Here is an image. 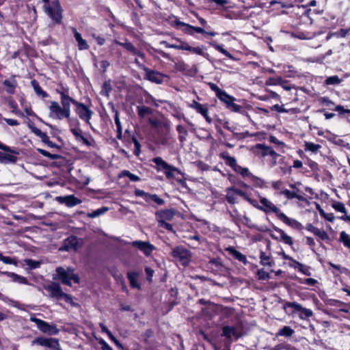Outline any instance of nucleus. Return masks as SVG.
Masks as SVG:
<instances>
[{"label": "nucleus", "instance_id": "nucleus-59", "mask_svg": "<svg viewBox=\"0 0 350 350\" xmlns=\"http://www.w3.org/2000/svg\"><path fill=\"white\" fill-rule=\"evenodd\" d=\"M315 236L318 237L321 240L329 239V236L325 231L317 229V231L314 234Z\"/></svg>", "mask_w": 350, "mask_h": 350}, {"label": "nucleus", "instance_id": "nucleus-27", "mask_svg": "<svg viewBox=\"0 0 350 350\" xmlns=\"http://www.w3.org/2000/svg\"><path fill=\"white\" fill-rule=\"evenodd\" d=\"M2 273L8 276L9 278H10L12 279V280L15 282H18L19 284H27V280L26 279V278L19 275L15 273L5 271V272H3Z\"/></svg>", "mask_w": 350, "mask_h": 350}, {"label": "nucleus", "instance_id": "nucleus-26", "mask_svg": "<svg viewBox=\"0 0 350 350\" xmlns=\"http://www.w3.org/2000/svg\"><path fill=\"white\" fill-rule=\"evenodd\" d=\"M190 107L196 110L197 112L202 114L207 120H208V117L207 116V107L205 105H203L196 100H193L192 103L190 105Z\"/></svg>", "mask_w": 350, "mask_h": 350}, {"label": "nucleus", "instance_id": "nucleus-64", "mask_svg": "<svg viewBox=\"0 0 350 350\" xmlns=\"http://www.w3.org/2000/svg\"><path fill=\"white\" fill-rule=\"evenodd\" d=\"M150 200L156 202L159 205H162L164 204V200L159 198L157 194H152L150 196Z\"/></svg>", "mask_w": 350, "mask_h": 350}, {"label": "nucleus", "instance_id": "nucleus-30", "mask_svg": "<svg viewBox=\"0 0 350 350\" xmlns=\"http://www.w3.org/2000/svg\"><path fill=\"white\" fill-rule=\"evenodd\" d=\"M238 197V189H234L233 188H230L228 189L226 199L228 202L234 204L237 202V199Z\"/></svg>", "mask_w": 350, "mask_h": 350}, {"label": "nucleus", "instance_id": "nucleus-31", "mask_svg": "<svg viewBox=\"0 0 350 350\" xmlns=\"http://www.w3.org/2000/svg\"><path fill=\"white\" fill-rule=\"evenodd\" d=\"M260 264L263 266L272 267L274 265V261L271 260V256L267 255L265 252L261 251L260 253Z\"/></svg>", "mask_w": 350, "mask_h": 350}, {"label": "nucleus", "instance_id": "nucleus-6", "mask_svg": "<svg viewBox=\"0 0 350 350\" xmlns=\"http://www.w3.org/2000/svg\"><path fill=\"white\" fill-rule=\"evenodd\" d=\"M71 103L73 104L76 109L75 111L78 116L82 120L90 124V120L94 113L93 111L89 109L82 103H79L74 98H71Z\"/></svg>", "mask_w": 350, "mask_h": 350}, {"label": "nucleus", "instance_id": "nucleus-62", "mask_svg": "<svg viewBox=\"0 0 350 350\" xmlns=\"http://www.w3.org/2000/svg\"><path fill=\"white\" fill-rule=\"evenodd\" d=\"M290 196V200H292L293 198H296L300 201H304L305 200L304 196L300 194L299 193H297V191H291Z\"/></svg>", "mask_w": 350, "mask_h": 350}, {"label": "nucleus", "instance_id": "nucleus-25", "mask_svg": "<svg viewBox=\"0 0 350 350\" xmlns=\"http://www.w3.org/2000/svg\"><path fill=\"white\" fill-rule=\"evenodd\" d=\"M274 230L279 234L280 240L281 241L289 245H292L293 244L291 237L286 234L283 230L278 227H274Z\"/></svg>", "mask_w": 350, "mask_h": 350}, {"label": "nucleus", "instance_id": "nucleus-34", "mask_svg": "<svg viewBox=\"0 0 350 350\" xmlns=\"http://www.w3.org/2000/svg\"><path fill=\"white\" fill-rule=\"evenodd\" d=\"M249 178L254 186L262 188L264 187V180L261 178L254 176L250 172V174L246 176L245 178Z\"/></svg>", "mask_w": 350, "mask_h": 350}, {"label": "nucleus", "instance_id": "nucleus-16", "mask_svg": "<svg viewBox=\"0 0 350 350\" xmlns=\"http://www.w3.org/2000/svg\"><path fill=\"white\" fill-rule=\"evenodd\" d=\"M115 43L119 46L124 47L126 50L131 52L133 55H137L141 57L142 59H145V54L140 50L135 48V46L127 40H126L125 42H124L116 40Z\"/></svg>", "mask_w": 350, "mask_h": 350}, {"label": "nucleus", "instance_id": "nucleus-4", "mask_svg": "<svg viewBox=\"0 0 350 350\" xmlns=\"http://www.w3.org/2000/svg\"><path fill=\"white\" fill-rule=\"evenodd\" d=\"M225 163L230 167L235 172L239 174L243 178L250 174V170L247 167H243L237 164V159L234 157H231L228 152L220 154Z\"/></svg>", "mask_w": 350, "mask_h": 350}, {"label": "nucleus", "instance_id": "nucleus-53", "mask_svg": "<svg viewBox=\"0 0 350 350\" xmlns=\"http://www.w3.org/2000/svg\"><path fill=\"white\" fill-rule=\"evenodd\" d=\"M282 82V77L273 78L269 77L265 82L266 85H277Z\"/></svg>", "mask_w": 350, "mask_h": 350}, {"label": "nucleus", "instance_id": "nucleus-42", "mask_svg": "<svg viewBox=\"0 0 350 350\" xmlns=\"http://www.w3.org/2000/svg\"><path fill=\"white\" fill-rule=\"evenodd\" d=\"M124 176L129 177V179L133 182H137V181L140 180V178L138 176L131 173L128 170H123L119 174V178H122Z\"/></svg>", "mask_w": 350, "mask_h": 350}, {"label": "nucleus", "instance_id": "nucleus-50", "mask_svg": "<svg viewBox=\"0 0 350 350\" xmlns=\"http://www.w3.org/2000/svg\"><path fill=\"white\" fill-rule=\"evenodd\" d=\"M332 142L337 146H340L348 148L350 147L349 143H347L346 141H345L344 139H342L337 136L334 137Z\"/></svg>", "mask_w": 350, "mask_h": 350}, {"label": "nucleus", "instance_id": "nucleus-61", "mask_svg": "<svg viewBox=\"0 0 350 350\" xmlns=\"http://www.w3.org/2000/svg\"><path fill=\"white\" fill-rule=\"evenodd\" d=\"M42 141L48 145V146L51 147V148H57L58 146L53 143L52 141H51L49 139V137L47 136V135H45V137H44L42 139Z\"/></svg>", "mask_w": 350, "mask_h": 350}, {"label": "nucleus", "instance_id": "nucleus-19", "mask_svg": "<svg viewBox=\"0 0 350 350\" xmlns=\"http://www.w3.org/2000/svg\"><path fill=\"white\" fill-rule=\"evenodd\" d=\"M278 218L288 226L299 230L301 228V224L295 219L287 217L284 213L279 214Z\"/></svg>", "mask_w": 350, "mask_h": 350}, {"label": "nucleus", "instance_id": "nucleus-2", "mask_svg": "<svg viewBox=\"0 0 350 350\" xmlns=\"http://www.w3.org/2000/svg\"><path fill=\"white\" fill-rule=\"evenodd\" d=\"M44 12L55 23L61 24L63 19V9L59 0L51 1L49 5H44Z\"/></svg>", "mask_w": 350, "mask_h": 350}, {"label": "nucleus", "instance_id": "nucleus-32", "mask_svg": "<svg viewBox=\"0 0 350 350\" xmlns=\"http://www.w3.org/2000/svg\"><path fill=\"white\" fill-rule=\"evenodd\" d=\"M31 83L37 95L41 96L42 98H47L49 96V94L42 89L36 80L31 81Z\"/></svg>", "mask_w": 350, "mask_h": 350}, {"label": "nucleus", "instance_id": "nucleus-29", "mask_svg": "<svg viewBox=\"0 0 350 350\" xmlns=\"http://www.w3.org/2000/svg\"><path fill=\"white\" fill-rule=\"evenodd\" d=\"M137 276L138 273L135 271H130L127 273V278L129 280L131 286L133 288H137L139 289L140 285L138 284L137 281Z\"/></svg>", "mask_w": 350, "mask_h": 350}, {"label": "nucleus", "instance_id": "nucleus-1", "mask_svg": "<svg viewBox=\"0 0 350 350\" xmlns=\"http://www.w3.org/2000/svg\"><path fill=\"white\" fill-rule=\"evenodd\" d=\"M57 92L60 95L62 106L57 101H50L49 116L58 120L66 118L70 122L71 97L69 96L68 90L62 87L61 89H57Z\"/></svg>", "mask_w": 350, "mask_h": 350}, {"label": "nucleus", "instance_id": "nucleus-35", "mask_svg": "<svg viewBox=\"0 0 350 350\" xmlns=\"http://www.w3.org/2000/svg\"><path fill=\"white\" fill-rule=\"evenodd\" d=\"M178 24L183 25V26H185L187 27V31L190 33H193V31L198 33H204V30L202 27H193L189 24H186L183 22H178Z\"/></svg>", "mask_w": 350, "mask_h": 350}, {"label": "nucleus", "instance_id": "nucleus-17", "mask_svg": "<svg viewBox=\"0 0 350 350\" xmlns=\"http://www.w3.org/2000/svg\"><path fill=\"white\" fill-rule=\"evenodd\" d=\"M56 200L59 203L64 204L68 207H72L81 203V201L73 195L57 196L56 197Z\"/></svg>", "mask_w": 350, "mask_h": 350}, {"label": "nucleus", "instance_id": "nucleus-44", "mask_svg": "<svg viewBox=\"0 0 350 350\" xmlns=\"http://www.w3.org/2000/svg\"><path fill=\"white\" fill-rule=\"evenodd\" d=\"M299 312H300L299 318L301 319H306L313 315V312L312 310L304 308L302 306L301 309H300Z\"/></svg>", "mask_w": 350, "mask_h": 350}, {"label": "nucleus", "instance_id": "nucleus-13", "mask_svg": "<svg viewBox=\"0 0 350 350\" xmlns=\"http://www.w3.org/2000/svg\"><path fill=\"white\" fill-rule=\"evenodd\" d=\"M241 329L234 326H225L223 327L222 335L229 340H236L241 336Z\"/></svg>", "mask_w": 350, "mask_h": 350}, {"label": "nucleus", "instance_id": "nucleus-24", "mask_svg": "<svg viewBox=\"0 0 350 350\" xmlns=\"http://www.w3.org/2000/svg\"><path fill=\"white\" fill-rule=\"evenodd\" d=\"M284 310L288 314H293L295 312H299L301 309V305L297 302L287 301L283 306Z\"/></svg>", "mask_w": 350, "mask_h": 350}, {"label": "nucleus", "instance_id": "nucleus-58", "mask_svg": "<svg viewBox=\"0 0 350 350\" xmlns=\"http://www.w3.org/2000/svg\"><path fill=\"white\" fill-rule=\"evenodd\" d=\"M100 327L103 332L107 333L111 339L115 341L116 344L118 343V341L116 339V338L112 335L111 332L107 329V327L103 323H100Z\"/></svg>", "mask_w": 350, "mask_h": 350}, {"label": "nucleus", "instance_id": "nucleus-9", "mask_svg": "<svg viewBox=\"0 0 350 350\" xmlns=\"http://www.w3.org/2000/svg\"><path fill=\"white\" fill-rule=\"evenodd\" d=\"M30 321L35 323L38 329L43 333H46L51 335H56L59 332L55 325H50L47 322L35 317H31Z\"/></svg>", "mask_w": 350, "mask_h": 350}, {"label": "nucleus", "instance_id": "nucleus-33", "mask_svg": "<svg viewBox=\"0 0 350 350\" xmlns=\"http://www.w3.org/2000/svg\"><path fill=\"white\" fill-rule=\"evenodd\" d=\"M137 111L138 116L140 118H144L147 115L151 114L152 113L153 110L150 107H146L144 105H142V106L137 107Z\"/></svg>", "mask_w": 350, "mask_h": 350}, {"label": "nucleus", "instance_id": "nucleus-52", "mask_svg": "<svg viewBox=\"0 0 350 350\" xmlns=\"http://www.w3.org/2000/svg\"><path fill=\"white\" fill-rule=\"evenodd\" d=\"M17 161V157L12 154H4L2 163H14Z\"/></svg>", "mask_w": 350, "mask_h": 350}, {"label": "nucleus", "instance_id": "nucleus-5", "mask_svg": "<svg viewBox=\"0 0 350 350\" xmlns=\"http://www.w3.org/2000/svg\"><path fill=\"white\" fill-rule=\"evenodd\" d=\"M172 256L183 266L188 265L191 258V253L183 246L174 247L172 250Z\"/></svg>", "mask_w": 350, "mask_h": 350}, {"label": "nucleus", "instance_id": "nucleus-10", "mask_svg": "<svg viewBox=\"0 0 350 350\" xmlns=\"http://www.w3.org/2000/svg\"><path fill=\"white\" fill-rule=\"evenodd\" d=\"M33 345L48 347L52 350H61L59 340L54 338L38 337L32 341V345Z\"/></svg>", "mask_w": 350, "mask_h": 350}, {"label": "nucleus", "instance_id": "nucleus-45", "mask_svg": "<svg viewBox=\"0 0 350 350\" xmlns=\"http://www.w3.org/2000/svg\"><path fill=\"white\" fill-rule=\"evenodd\" d=\"M317 209L319 210V212L320 213V215L323 217L325 219L330 221V222H333L334 221V215L333 213H325L321 207L319 205H317Z\"/></svg>", "mask_w": 350, "mask_h": 350}, {"label": "nucleus", "instance_id": "nucleus-37", "mask_svg": "<svg viewBox=\"0 0 350 350\" xmlns=\"http://www.w3.org/2000/svg\"><path fill=\"white\" fill-rule=\"evenodd\" d=\"M108 211V208L103 206L100 208L93 211L92 212L88 213L87 217L90 218H96L103 214H105Z\"/></svg>", "mask_w": 350, "mask_h": 350}, {"label": "nucleus", "instance_id": "nucleus-14", "mask_svg": "<svg viewBox=\"0 0 350 350\" xmlns=\"http://www.w3.org/2000/svg\"><path fill=\"white\" fill-rule=\"evenodd\" d=\"M129 244L139 249L146 256H149L155 249L154 246L150 244L149 242L142 241H135L129 243Z\"/></svg>", "mask_w": 350, "mask_h": 350}, {"label": "nucleus", "instance_id": "nucleus-23", "mask_svg": "<svg viewBox=\"0 0 350 350\" xmlns=\"http://www.w3.org/2000/svg\"><path fill=\"white\" fill-rule=\"evenodd\" d=\"M72 31L74 33L75 38L78 43V48L79 50H86L89 48L87 42L83 39L81 34L79 33L76 28L72 27Z\"/></svg>", "mask_w": 350, "mask_h": 350}, {"label": "nucleus", "instance_id": "nucleus-41", "mask_svg": "<svg viewBox=\"0 0 350 350\" xmlns=\"http://www.w3.org/2000/svg\"><path fill=\"white\" fill-rule=\"evenodd\" d=\"M3 85L7 88V92L9 94H13L16 86V82L14 79H6L3 81Z\"/></svg>", "mask_w": 350, "mask_h": 350}, {"label": "nucleus", "instance_id": "nucleus-54", "mask_svg": "<svg viewBox=\"0 0 350 350\" xmlns=\"http://www.w3.org/2000/svg\"><path fill=\"white\" fill-rule=\"evenodd\" d=\"M0 260L5 264L17 265V262L15 259L10 256H4L1 253H0Z\"/></svg>", "mask_w": 350, "mask_h": 350}, {"label": "nucleus", "instance_id": "nucleus-20", "mask_svg": "<svg viewBox=\"0 0 350 350\" xmlns=\"http://www.w3.org/2000/svg\"><path fill=\"white\" fill-rule=\"evenodd\" d=\"M77 238L76 237H70L65 240L64 243L60 250L62 251H70L71 250H77Z\"/></svg>", "mask_w": 350, "mask_h": 350}, {"label": "nucleus", "instance_id": "nucleus-51", "mask_svg": "<svg viewBox=\"0 0 350 350\" xmlns=\"http://www.w3.org/2000/svg\"><path fill=\"white\" fill-rule=\"evenodd\" d=\"M332 207L338 212L347 213V209L342 202H335L332 204Z\"/></svg>", "mask_w": 350, "mask_h": 350}, {"label": "nucleus", "instance_id": "nucleus-11", "mask_svg": "<svg viewBox=\"0 0 350 350\" xmlns=\"http://www.w3.org/2000/svg\"><path fill=\"white\" fill-rule=\"evenodd\" d=\"M254 154L258 157H265L266 156H271L275 158L278 154L271 147L267 146L264 144H258L252 148Z\"/></svg>", "mask_w": 350, "mask_h": 350}, {"label": "nucleus", "instance_id": "nucleus-39", "mask_svg": "<svg viewBox=\"0 0 350 350\" xmlns=\"http://www.w3.org/2000/svg\"><path fill=\"white\" fill-rule=\"evenodd\" d=\"M294 330L291 327L284 326L278 331L277 336L291 337L294 334Z\"/></svg>", "mask_w": 350, "mask_h": 350}, {"label": "nucleus", "instance_id": "nucleus-7", "mask_svg": "<svg viewBox=\"0 0 350 350\" xmlns=\"http://www.w3.org/2000/svg\"><path fill=\"white\" fill-rule=\"evenodd\" d=\"M259 199L260 204L257 201V206H254V207L265 213H274L277 217L281 213L280 209L267 198L259 196Z\"/></svg>", "mask_w": 350, "mask_h": 350}, {"label": "nucleus", "instance_id": "nucleus-40", "mask_svg": "<svg viewBox=\"0 0 350 350\" xmlns=\"http://www.w3.org/2000/svg\"><path fill=\"white\" fill-rule=\"evenodd\" d=\"M176 131L179 134V141L182 143L184 142L186 140L187 136L188 135L187 129L182 125H178L176 126Z\"/></svg>", "mask_w": 350, "mask_h": 350}, {"label": "nucleus", "instance_id": "nucleus-43", "mask_svg": "<svg viewBox=\"0 0 350 350\" xmlns=\"http://www.w3.org/2000/svg\"><path fill=\"white\" fill-rule=\"evenodd\" d=\"M0 299L2 300L4 302L8 304L9 305H10L12 306H14V307H16V308H21V306L22 305L18 301L10 299V298H8V297L3 295L1 293H0Z\"/></svg>", "mask_w": 350, "mask_h": 350}, {"label": "nucleus", "instance_id": "nucleus-3", "mask_svg": "<svg viewBox=\"0 0 350 350\" xmlns=\"http://www.w3.org/2000/svg\"><path fill=\"white\" fill-rule=\"evenodd\" d=\"M56 273L57 275V279L60 280L64 284L71 286L72 280L76 284L79 283V278L75 273V269L71 267L66 268L62 267H57Z\"/></svg>", "mask_w": 350, "mask_h": 350}, {"label": "nucleus", "instance_id": "nucleus-48", "mask_svg": "<svg viewBox=\"0 0 350 350\" xmlns=\"http://www.w3.org/2000/svg\"><path fill=\"white\" fill-rule=\"evenodd\" d=\"M37 151L40 153L42 155L50 159H59L61 157L59 154H51L48 151L42 149V148H38Z\"/></svg>", "mask_w": 350, "mask_h": 350}, {"label": "nucleus", "instance_id": "nucleus-55", "mask_svg": "<svg viewBox=\"0 0 350 350\" xmlns=\"http://www.w3.org/2000/svg\"><path fill=\"white\" fill-rule=\"evenodd\" d=\"M341 82V79L338 76H331L326 79L325 83L327 85H338Z\"/></svg>", "mask_w": 350, "mask_h": 350}, {"label": "nucleus", "instance_id": "nucleus-36", "mask_svg": "<svg viewBox=\"0 0 350 350\" xmlns=\"http://www.w3.org/2000/svg\"><path fill=\"white\" fill-rule=\"evenodd\" d=\"M238 195L239 197L243 198L245 200L248 202L253 206H257V200L252 198L247 193L241 190H238Z\"/></svg>", "mask_w": 350, "mask_h": 350}, {"label": "nucleus", "instance_id": "nucleus-22", "mask_svg": "<svg viewBox=\"0 0 350 350\" xmlns=\"http://www.w3.org/2000/svg\"><path fill=\"white\" fill-rule=\"evenodd\" d=\"M152 162L154 163L160 169H164L167 170H174L180 172L179 170L171 165H169L165 162L161 157H157L152 159Z\"/></svg>", "mask_w": 350, "mask_h": 350}, {"label": "nucleus", "instance_id": "nucleus-57", "mask_svg": "<svg viewBox=\"0 0 350 350\" xmlns=\"http://www.w3.org/2000/svg\"><path fill=\"white\" fill-rule=\"evenodd\" d=\"M258 277L260 280H266L270 278L269 273L261 269L257 271Z\"/></svg>", "mask_w": 350, "mask_h": 350}, {"label": "nucleus", "instance_id": "nucleus-28", "mask_svg": "<svg viewBox=\"0 0 350 350\" xmlns=\"http://www.w3.org/2000/svg\"><path fill=\"white\" fill-rule=\"evenodd\" d=\"M321 148V145L314 144L310 142H304V150L306 152H310L312 153H317Z\"/></svg>", "mask_w": 350, "mask_h": 350}, {"label": "nucleus", "instance_id": "nucleus-12", "mask_svg": "<svg viewBox=\"0 0 350 350\" xmlns=\"http://www.w3.org/2000/svg\"><path fill=\"white\" fill-rule=\"evenodd\" d=\"M143 70L145 72V79H147L157 84H161L163 82L165 75L161 74L159 72L150 70L146 66H143Z\"/></svg>", "mask_w": 350, "mask_h": 350}, {"label": "nucleus", "instance_id": "nucleus-38", "mask_svg": "<svg viewBox=\"0 0 350 350\" xmlns=\"http://www.w3.org/2000/svg\"><path fill=\"white\" fill-rule=\"evenodd\" d=\"M114 120H115V124L117 127V133H118L117 138L120 139L122 136V129L121 122H120V120L119 118V113L117 110L115 111Z\"/></svg>", "mask_w": 350, "mask_h": 350}, {"label": "nucleus", "instance_id": "nucleus-60", "mask_svg": "<svg viewBox=\"0 0 350 350\" xmlns=\"http://www.w3.org/2000/svg\"><path fill=\"white\" fill-rule=\"evenodd\" d=\"M333 304H331L332 305H334V306H340V305H342L344 306L342 308H340L339 309V311L340 312H345V313H348L349 312V309L347 308V306L345 304L340 301H338V300H333Z\"/></svg>", "mask_w": 350, "mask_h": 350}, {"label": "nucleus", "instance_id": "nucleus-56", "mask_svg": "<svg viewBox=\"0 0 350 350\" xmlns=\"http://www.w3.org/2000/svg\"><path fill=\"white\" fill-rule=\"evenodd\" d=\"M29 128L31 129L32 133H33L36 136L41 138V139L45 137L46 135L45 133H43L40 129L32 126L31 124H29Z\"/></svg>", "mask_w": 350, "mask_h": 350}, {"label": "nucleus", "instance_id": "nucleus-49", "mask_svg": "<svg viewBox=\"0 0 350 350\" xmlns=\"http://www.w3.org/2000/svg\"><path fill=\"white\" fill-rule=\"evenodd\" d=\"M25 264L28 266L29 269H34L38 268L40 266L41 262L40 261L34 260L32 259H25Z\"/></svg>", "mask_w": 350, "mask_h": 350}, {"label": "nucleus", "instance_id": "nucleus-21", "mask_svg": "<svg viewBox=\"0 0 350 350\" xmlns=\"http://www.w3.org/2000/svg\"><path fill=\"white\" fill-rule=\"evenodd\" d=\"M225 250L228 255L231 256L234 259L243 262L244 265L247 264V260L246 256L244 254L239 252V251L236 250L233 247H228L226 248Z\"/></svg>", "mask_w": 350, "mask_h": 350}, {"label": "nucleus", "instance_id": "nucleus-18", "mask_svg": "<svg viewBox=\"0 0 350 350\" xmlns=\"http://www.w3.org/2000/svg\"><path fill=\"white\" fill-rule=\"evenodd\" d=\"M156 219L158 222L172 221L174 216L173 210H162L156 213Z\"/></svg>", "mask_w": 350, "mask_h": 350}, {"label": "nucleus", "instance_id": "nucleus-63", "mask_svg": "<svg viewBox=\"0 0 350 350\" xmlns=\"http://www.w3.org/2000/svg\"><path fill=\"white\" fill-rule=\"evenodd\" d=\"M282 182L281 180L273 181L271 183L272 187L280 192L284 188H282Z\"/></svg>", "mask_w": 350, "mask_h": 350}, {"label": "nucleus", "instance_id": "nucleus-47", "mask_svg": "<svg viewBox=\"0 0 350 350\" xmlns=\"http://www.w3.org/2000/svg\"><path fill=\"white\" fill-rule=\"evenodd\" d=\"M295 263H296L298 266V269L297 270L300 272H301L303 274L307 275V276H310L311 275V272H310V267L307 266V265H303L299 262H294Z\"/></svg>", "mask_w": 350, "mask_h": 350}, {"label": "nucleus", "instance_id": "nucleus-46", "mask_svg": "<svg viewBox=\"0 0 350 350\" xmlns=\"http://www.w3.org/2000/svg\"><path fill=\"white\" fill-rule=\"evenodd\" d=\"M340 241L343 245L350 249V235L342 231L340 234Z\"/></svg>", "mask_w": 350, "mask_h": 350}, {"label": "nucleus", "instance_id": "nucleus-15", "mask_svg": "<svg viewBox=\"0 0 350 350\" xmlns=\"http://www.w3.org/2000/svg\"><path fill=\"white\" fill-rule=\"evenodd\" d=\"M45 290L49 293L51 297L58 300L62 299L63 291L58 283L52 282L45 287Z\"/></svg>", "mask_w": 350, "mask_h": 350}, {"label": "nucleus", "instance_id": "nucleus-8", "mask_svg": "<svg viewBox=\"0 0 350 350\" xmlns=\"http://www.w3.org/2000/svg\"><path fill=\"white\" fill-rule=\"evenodd\" d=\"M236 100L237 99L234 96L220 90V101L224 104L229 111L232 112L241 111L242 107L235 103Z\"/></svg>", "mask_w": 350, "mask_h": 350}]
</instances>
